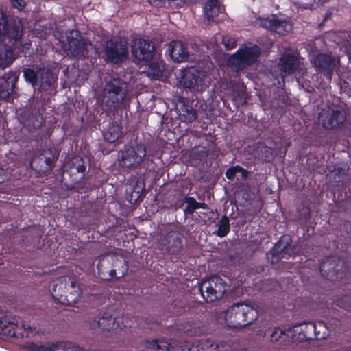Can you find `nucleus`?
<instances>
[{
	"instance_id": "31",
	"label": "nucleus",
	"mask_w": 351,
	"mask_h": 351,
	"mask_svg": "<svg viewBox=\"0 0 351 351\" xmlns=\"http://www.w3.org/2000/svg\"><path fill=\"white\" fill-rule=\"evenodd\" d=\"M121 134L120 125L117 123H112L108 130L104 134V139L109 143H114Z\"/></svg>"
},
{
	"instance_id": "24",
	"label": "nucleus",
	"mask_w": 351,
	"mask_h": 351,
	"mask_svg": "<svg viewBox=\"0 0 351 351\" xmlns=\"http://www.w3.org/2000/svg\"><path fill=\"white\" fill-rule=\"evenodd\" d=\"M144 185L141 180L131 182L126 188V199L131 204L136 203L141 197Z\"/></svg>"
},
{
	"instance_id": "20",
	"label": "nucleus",
	"mask_w": 351,
	"mask_h": 351,
	"mask_svg": "<svg viewBox=\"0 0 351 351\" xmlns=\"http://www.w3.org/2000/svg\"><path fill=\"white\" fill-rule=\"evenodd\" d=\"M167 51L171 59L174 62H184L189 57V51L184 45L180 40H173L168 44Z\"/></svg>"
},
{
	"instance_id": "12",
	"label": "nucleus",
	"mask_w": 351,
	"mask_h": 351,
	"mask_svg": "<svg viewBox=\"0 0 351 351\" xmlns=\"http://www.w3.org/2000/svg\"><path fill=\"white\" fill-rule=\"evenodd\" d=\"M128 322V321H125V323L123 317L114 318L111 315L105 313L101 317L93 320L90 326L96 331H110L117 329L118 327L122 329L128 326H130Z\"/></svg>"
},
{
	"instance_id": "49",
	"label": "nucleus",
	"mask_w": 351,
	"mask_h": 351,
	"mask_svg": "<svg viewBox=\"0 0 351 351\" xmlns=\"http://www.w3.org/2000/svg\"><path fill=\"white\" fill-rule=\"evenodd\" d=\"M346 308L348 309V311H350L351 310V309L349 308V307H346Z\"/></svg>"
},
{
	"instance_id": "43",
	"label": "nucleus",
	"mask_w": 351,
	"mask_h": 351,
	"mask_svg": "<svg viewBox=\"0 0 351 351\" xmlns=\"http://www.w3.org/2000/svg\"><path fill=\"white\" fill-rule=\"evenodd\" d=\"M10 1L12 5L19 10H22L25 5V2L24 0H10Z\"/></svg>"
},
{
	"instance_id": "4",
	"label": "nucleus",
	"mask_w": 351,
	"mask_h": 351,
	"mask_svg": "<svg viewBox=\"0 0 351 351\" xmlns=\"http://www.w3.org/2000/svg\"><path fill=\"white\" fill-rule=\"evenodd\" d=\"M97 269L102 279L109 280L114 277L123 276L128 271V265L122 257L107 254L99 257Z\"/></svg>"
},
{
	"instance_id": "18",
	"label": "nucleus",
	"mask_w": 351,
	"mask_h": 351,
	"mask_svg": "<svg viewBox=\"0 0 351 351\" xmlns=\"http://www.w3.org/2000/svg\"><path fill=\"white\" fill-rule=\"evenodd\" d=\"M291 244V239L290 237L288 235L282 236L268 254V259L270 260L272 264L277 263L286 254H289V252L292 250Z\"/></svg>"
},
{
	"instance_id": "45",
	"label": "nucleus",
	"mask_w": 351,
	"mask_h": 351,
	"mask_svg": "<svg viewBox=\"0 0 351 351\" xmlns=\"http://www.w3.org/2000/svg\"><path fill=\"white\" fill-rule=\"evenodd\" d=\"M346 50L349 59H351V45H350L348 47L346 46Z\"/></svg>"
},
{
	"instance_id": "14",
	"label": "nucleus",
	"mask_w": 351,
	"mask_h": 351,
	"mask_svg": "<svg viewBox=\"0 0 351 351\" xmlns=\"http://www.w3.org/2000/svg\"><path fill=\"white\" fill-rule=\"evenodd\" d=\"M317 71L322 73L329 80L337 66L339 64V59L331 57L328 55L320 53L315 58L311 60Z\"/></svg>"
},
{
	"instance_id": "17",
	"label": "nucleus",
	"mask_w": 351,
	"mask_h": 351,
	"mask_svg": "<svg viewBox=\"0 0 351 351\" xmlns=\"http://www.w3.org/2000/svg\"><path fill=\"white\" fill-rule=\"evenodd\" d=\"M299 66V60L294 55L290 53L284 54L279 60L278 68L281 72L282 82H278V87L282 88L284 86V77L285 76L291 75L293 73Z\"/></svg>"
},
{
	"instance_id": "13",
	"label": "nucleus",
	"mask_w": 351,
	"mask_h": 351,
	"mask_svg": "<svg viewBox=\"0 0 351 351\" xmlns=\"http://www.w3.org/2000/svg\"><path fill=\"white\" fill-rule=\"evenodd\" d=\"M256 23L279 34H285L292 29L290 20L283 16H272L271 18H260L257 19Z\"/></svg>"
},
{
	"instance_id": "28",
	"label": "nucleus",
	"mask_w": 351,
	"mask_h": 351,
	"mask_svg": "<svg viewBox=\"0 0 351 351\" xmlns=\"http://www.w3.org/2000/svg\"><path fill=\"white\" fill-rule=\"evenodd\" d=\"M153 59V62L148 64L146 71L147 75L151 79L157 80L162 75L165 69V64L159 59Z\"/></svg>"
},
{
	"instance_id": "21",
	"label": "nucleus",
	"mask_w": 351,
	"mask_h": 351,
	"mask_svg": "<svg viewBox=\"0 0 351 351\" xmlns=\"http://www.w3.org/2000/svg\"><path fill=\"white\" fill-rule=\"evenodd\" d=\"M182 248V241L176 233L169 234L160 243V249L163 252L173 254Z\"/></svg>"
},
{
	"instance_id": "22",
	"label": "nucleus",
	"mask_w": 351,
	"mask_h": 351,
	"mask_svg": "<svg viewBox=\"0 0 351 351\" xmlns=\"http://www.w3.org/2000/svg\"><path fill=\"white\" fill-rule=\"evenodd\" d=\"M38 77L37 86H39V88L41 90L49 91L51 93L52 85L56 80L53 73L49 69H41L38 70Z\"/></svg>"
},
{
	"instance_id": "48",
	"label": "nucleus",
	"mask_w": 351,
	"mask_h": 351,
	"mask_svg": "<svg viewBox=\"0 0 351 351\" xmlns=\"http://www.w3.org/2000/svg\"><path fill=\"white\" fill-rule=\"evenodd\" d=\"M69 165V163H68L67 165H64V169L65 170H66V169H67V167H68Z\"/></svg>"
},
{
	"instance_id": "6",
	"label": "nucleus",
	"mask_w": 351,
	"mask_h": 351,
	"mask_svg": "<svg viewBox=\"0 0 351 351\" xmlns=\"http://www.w3.org/2000/svg\"><path fill=\"white\" fill-rule=\"evenodd\" d=\"M178 77L184 87L193 92H202L209 85V80L206 72L195 68L180 70Z\"/></svg>"
},
{
	"instance_id": "41",
	"label": "nucleus",
	"mask_w": 351,
	"mask_h": 351,
	"mask_svg": "<svg viewBox=\"0 0 351 351\" xmlns=\"http://www.w3.org/2000/svg\"><path fill=\"white\" fill-rule=\"evenodd\" d=\"M73 160L74 161L73 162V165L74 167L73 169L78 173H83L85 170V167L82 164V159L80 158H75Z\"/></svg>"
},
{
	"instance_id": "35",
	"label": "nucleus",
	"mask_w": 351,
	"mask_h": 351,
	"mask_svg": "<svg viewBox=\"0 0 351 351\" xmlns=\"http://www.w3.org/2000/svg\"><path fill=\"white\" fill-rule=\"evenodd\" d=\"M258 156L265 160H269L273 155L272 149L263 145H261L258 147Z\"/></svg>"
},
{
	"instance_id": "2",
	"label": "nucleus",
	"mask_w": 351,
	"mask_h": 351,
	"mask_svg": "<svg viewBox=\"0 0 351 351\" xmlns=\"http://www.w3.org/2000/svg\"><path fill=\"white\" fill-rule=\"evenodd\" d=\"M258 317L257 310L245 303L234 304L224 312V321L230 328L245 327L252 324Z\"/></svg>"
},
{
	"instance_id": "30",
	"label": "nucleus",
	"mask_w": 351,
	"mask_h": 351,
	"mask_svg": "<svg viewBox=\"0 0 351 351\" xmlns=\"http://www.w3.org/2000/svg\"><path fill=\"white\" fill-rule=\"evenodd\" d=\"M147 351H176L174 346L168 341L162 339L160 341H152L146 343Z\"/></svg>"
},
{
	"instance_id": "40",
	"label": "nucleus",
	"mask_w": 351,
	"mask_h": 351,
	"mask_svg": "<svg viewBox=\"0 0 351 351\" xmlns=\"http://www.w3.org/2000/svg\"><path fill=\"white\" fill-rule=\"evenodd\" d=\"M222 42L226 50H231L236 47L235 39L230 36H223L222 38Z\"/></svg>"
},
{
	"instance_id": "1",
	"label": "nucleus",
	"mask_w": 351,
	"mask_h": 351,
	"mask_svg": "<svg viewBox=\"0 0 351 351\" xmlns=\"http://www.w3.org/2000/svg\"><path fill=\"white\" fill-rule=\"evenodd\" d=\"M326 324L323 322L317 323L308 322L295 324L290 328L287 331L276 330L272 334V339L280 332L278 337L281 338L282 335L291 336L295 341H303L313 339L324 337L326 334Z\"/></svg>"
},
{
	"instance_id": "26",
	"label": "nucleus",
	"mask_w": 351,
	"mask_h": 351,
	"mask_svg": "<svg viewBox=\"0 0 351 351\" xmlns=\"http://www.w3.org/2000/svg\"><path fill=\"white\" fill-rule=\"evenodd\" d=\"M178 110L180 119L183 122L191 123L197 119L196 110L184 101H180Z\"/></svg>"
},
{
	"instance_id": "9",
	"label": "nucleus",
	"mask_w": 351,
	"mask_h": 351,
	"mask_svg": "<svg viewBox=\"0 0 351 351\" xmlns=\"http://www.w3.org/2000/svg\"><path fill=\"white\" fill-rule=\"evenodd\" d=\"M62 47L68 55L77 58L85 57L92 44L82 38L77 30H72L66 35V42H63Z\"/></svg>"
},
{
	"instance_id": "29",
	"label": "nucleus",
	"mask_w": 351,
	"mask_h": 351,
	"mask_svg": "<svg viewBox=\"0 0 351 351\" xmlns=\"http://www.w3.org/2000/svg\"><path fill=\"white\" fill-rule=\"evenodd\" d=\"M21 122L26 127L29 128H38L41 125L43 118L39 114H31L25 112L23 114H20Z\"/></svg>"
},
{
	"instance_id": "5",
	"label": "nucleus",
	"mask_w": 351,
	"mask_h": 351,
	"mask_svg": "<svg viewBox=\"0 0 351 351\" xmlns=\"http://www.w3.org/2000/svg\"><path fill=\"white\" fill-rule=\"evenodd\" d=\"M51 293L59 302L72 305L77 302L80 295V289L70 278L62 277L53 285Z\"/></svg>"
},
{
	"instance_id": "10",
	"label": "nucleus",
	"mask_w": 351,
	"mask_h": 351,
	"mask_svg": "<svg viewBox=\"0 0 351 351\" xmlns=\"http://www.w3.org/2000/svg\"><path fill=\"white\" fill-rule=\"evenodd\" d=\"M146 154L145 146L143 144L126 147L121 152L119 164L123 168L135 169L141 165Z\"/></svg>"
},
{
	"instance_id": "46",
	"label": "nucleus",
	"mask_w": 351,
	"mask_h": 351,
	"mask_svg": "<svg viewBox=\"0 0 351 351\" xmlns=\"http://www.w3.org/2000/svg\"><path fill=\"white\" fill-rule=\"evenodd\" d=\"M206 208V204L197 202V209H198V208H204V209Z\"/></svg>"
},
{
	"instance_id": "8",
	"label": "nucleus",
	"mask_w": 351,
	"mask_h": 351,
	"mask_svg": "<svg viewBox=\"0 0 351 351\" xmlns=\"http://www.w3.org/2000/svg\"><path fill=\"white\" fill-rule=\"evenodd\" d=\"M228 284L218 276H213L200 284L199 291L207 302H212L221 299L228 289Z\"/></svg>"
},
{
	"instance_id": "15",
	"label": "nucleus",
	"mask_w": 351,
	"mask_h": 351,
	"mask_svg": "<svg viewBox=\"0 0 351 351\" xmlns=\"http://www.w3.org/2000/svg\"><path fill=\"white\" fill-rule=\"evenodd\" d=\"M128 54L127 43L125 40H110L106 47V58L114 63H119L126 58Z\"/></svg>"
},
{
	"instance_id": "11",
	"label": "nucleus",
	"mask_w": 351,
	"mask_h": 351,
	"mask_svg": "<svg viewBox=\"0 0 351 351\" xmlns=\"http://www.w3.org/2000/svg\"><path fill=\"white\" fill-rule=\"evenodd\" d=\"M346 119L344 110L337 106H330L322 109L319 121L326 129H334L343 124Z\"/></svg>"
},
{
	"instance_id": "25",
	"label": "nucleus",
	"mask_w": 351,
	"mask_h": 351,
	"mask_svg": "<svg viewBox=\"0 0 351 351\" xmlns=\"http://www.w3.org/2000/svg\"><path fill=\"white\" fill-rule=\"evenodd\" d=\"M218 0H208L204 7V16L208 24L214 21L222 13Z\"/></svg>"
},
{
	"instance_id": "16",
	"label": "nucleus",
	"mask_w": 351,
	"mask_h": 351,
	"mask_svg": "<svg viewBox=\"0 0 351 351\" xmlns=\"http://www.w3.org/2000/svg\"><path fill=\"white\" fill-rule=\"evenodd\" d=\"M132 53L138 61L148 62L154 57V47L147 40L138 38L132 47Z\"/></svg>"
},
{
	"instance_id": "3",
	"label": "nucleus",
	"mask_w": 351,
	"mask_h": 351,
	"mask_svg": "<svg viewBox=\"0 0 351 351\" xmlns=\"http://www.w3.org/2000/svg\"><path fill=\"white\" fill-rule=\"evenodd\" d=\"M126 84L118 79L108 82L103 92L101 100L102 109L110 112L119 108L127 93Z\"/></svg>"
},
{
	"instance_id": "7",
	"label": "nucleus",
	"mask_w": 351,
	"mask_h": 351,
	"mask_svg": "<svg viewBox=\"0 0 351 351\" xmlns=\"http://www.w3.org/2000/svg\"><path fill=\"white\" fill-rule=\"evenodd\" d=\"M260 55V48L256 45H249L241 48L228 60V64L236 71L254 64Z\"/></svg>"
},
{
	"instance_id": "27",
	"label": "nucleus",
	"mask_w": 351,
	"mask_h": 351,
	"mask_svg": "<svg viewBox=\"0 0 351 351\" xmlns=\"http://www.w3.org/2000/svg\"><path fill=\"white\" fill-rule=\"evenodd\" d=\"M335 259L333 257L327 258L320 265L322 274L330 280L336 279Z\"/></svg>"
},
{
	"instance_id": "37",
	"label": "nucleus",
	"mask_w": 351,
	"mask_h": 351,
	"mask_svg": "<svg viewBox=\"0 0 351 351\" xmlns=\"http://www.w3.org/2000/svg\"><path fill=\"white\" fill-rule=\"evenodd\" d=\"M237 173H241L243 178L247 177V171L239 166H235L228 169L226 172V176L228 179L231 180L233 179Z\"/></svg>"
},
{
	"instance_id": "23",
	"label": "nucleus",
	"mask_w": 351,
	"mask_h": 351,
	"mask_svg": "<svg viewBox=\"0 0 351 351\" xmlns=\"http://www.w3.org/2000/svg\"><path fill=\"white\" fill-rule=\"evenodd\" d=\"M17 77L14 73H9L0 77V97L5 99L13 91Z\"/></svg>"
},
{
	"instance_id": "42",
	"label": "nucleus",
	"mask_w": 351,
	"mask_h": 351,
	"mask_svg": "<svg viewBox=\"0 0 351 351\" xmlns=\"http://www.w3.org/2000/svg\"><path fill=\"white\" fill-rule=\"evenodd\" d=\"M5 63L3 64L5 66H8L14 60V52L11 49H7L4 53Z\"/></svg>"
},
{
	"instance_id": "33",
	"label": "nucleus",
	"mask_w": 351,
	"mask_h": 351,
	"mask_svg": "<svg viewBox=\"0 0 351 351\" xmlns=\"http://www.w3.org/2000/svg\"><path fill=\"white\" fill-rule=\"evenodd\" d=\"M185 0H150V3L156 6L179 7Z\"/></svg>"
},
{
	"instance_id": "36",
	"label": "nucleus",
	"mask_w": 351,
	"mask_h": 351,
	"mask_svg": "<svg viewBox=\"0 0 351 351\" xmlns=\"http://www.w3.org/2000/svg\"><path fill=\"white\" fill-rule=\"evenodd\" d=\"M23 75L27 82L31 83L34 86H37L38 82V71L35 73L32 69H26L24 71Z\"/></svg>"
},
{
	"instance_id": "38",
	"label": "nucleus",
	"mask_w": 351,
	"mask_h": 351,
	"mask_svg": "<svg viewBox=\"0 0 351 351\" xmlns=\"http://www.w3.org/2000/svg\"><path fill=\"white\" fill-rule=\"evenodd\" d=\"M22 328L23 329V332H21L22 336H25L28 337L32 333V327L29 324L21 321L20 322L19 324H16V330L18 331L21 330Z\"/></svg>"
},
{
	"instance_id": "34",
	"label": "nucleus",
	"mask_w": 351,
	"mask_h": 351,
	"mask_svg": "<svg viewBox=\"0 0 351 351\" xmlns=\"http://www.w3.org/2000/svg\"><path fill=\"white\" fill-rule=\"evenodd\" d=\"M56 158V154L55 152H53L51 149L45 150L43 152V154L40 157V160H43L45 162L47 165L45 170H48L50 169L51 165Z\"/></svg>"
},
{
	"instance_id": "39",
	"label": "nucleus",
	"mask_w": 351,
	"mask_h": 351,
	"mask_svg": "<svg viewBox=\"0 0 351 351\" xmlns=\"http://www.w3.org/2000/svg\"><path fill=\"white\" fill-rule=\"evenodd\" d=\"M186 203L187 205L184 210L189 214H192L197 209V202L193 197H187Z\"/></svg>"
},
{
	"instance_id": "32",
	"label": "nucleus",
	"mask_w": 351,
	"mask_h": 351,
	"mask_svg": "<svg viewBox=\"0 0 351 351\" xmlns=\"http://www.w3.org/2000/svg\"><path fill=\"white\" fill-rule=\"evenodd\" d=\"M218 229L215 234L220 237H225L230 230L229 219L226 216H223L221 219L219 221L217 225Z\"/></svg>"
},
{
	"instance_id": "44",
	"label": "nucleus",
	"mask_w": 351,
	"mask_h": 351,
	"mask_svg": "<svg viewBox=\"0 0 351 351\" xmlns=\"http://www.w3.org/2000/svg\"><path fill=\"white\" fill-rule=\"evenodd\" d=\"M10 324L4 317L3 313L0 310V328H5Z\"/></svg>"
},
{
	"instance_id": "19",
	"label": "nucleus",
	"mask_w": 351,
	"mask_h": 351,
	"mask_svg": "<svg viewBox=\"0 0 351 351\" xmlns=\"http://www.w3.org/2000/svg\"><path fill=\"white\" fill-rule=\"evenodd\" d=\"M22 27L19 20H14L12 26L8 27V20L6 16L0 14V41L1 38L7 36L8 38L14 40L19 39L22 36Z\"/></svg>"
},
{
	"instance_id": "47",
	"label": "nucleus",
	"mask_w": 351,
	"mask_h": 351,
	"mask_svg": "<svg viewBox=\"0 0 351 351\" xmlns=\"http://www.w3.org/2000/svg\"><path fill=\"white\" fill-rule=\"evenodd\" d=\"M36 160V158H34L32 159V162H31V165H32V166H33V165H34V164L35 163Z\"/></svg>"
}]
</instances>
